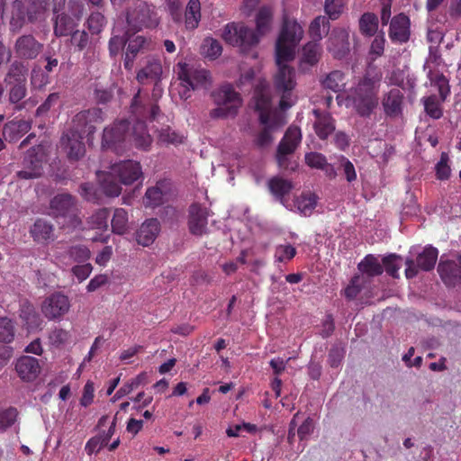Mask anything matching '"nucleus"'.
I'll list each match as a JSON object with an SVG mask.
<instances>
[{
  "instance_id": "nucleus-1",
  "label": "nucleus",
  "mask_w": 461,
  "mask_h": 461,
  "mask_svg": "<svg viewBox=\"0 0 461 461\" xmlns=\"http://www.w3.org/2000/svg\"><path fill=\"white\" fill-rule=\"evenodd\" d=\"M303 36V30L296 21L284 19L283 26L276 43V61L279 67L275 77L276 89L282 93L279 103L282 110L290 108L294 102L291 98L292 91L295 86V71L284 64L292 60L295 55V50Z\"/></svg>"
},
{
  "instance_id": "nucleus-2",
  "label": "nucleus",
  "mask_w": 461,
  "mask_h": 461,
  "mask_svg": "<svg viewBox=\"0 0 461 461\" xmlns=\"http://www.w3.org/2000/svg\"><path fill=\"white\" fill-rule=\"evenodd\" d=\"M151 141L152 139L143 122H136L131 125L128 120L123 119L104 128L102 147L121 153L132 142L137 148L146 149Z\"/></svg>"
},
{
  "instance_id": "nucleus-3",
  "label": "nucleus",
  "mask_w": 461,
  "mask_h": 461,
  "mask_svg": "<svg viewBox=\"0 0 461 461\" xmlns=\"http://www.w3.org/2000/svg\"><path fill=\"white\" fill-rule=\"evenodd\" d=\"M383 74L375 68L366 70L351 96L356 113L362 118H370L379 105V88Z\"/></svg>"
},
{
  "instance_id": "nucleus-4",
  "label": "nucleus",
  "mask_w": 461,
  "mask_h": 461,
  "mask_svg": "<svg viewBox=\"0 0 461 461\" xmlns=\"http://www.w3.org/2000/svg\"><path fill=\"white\" fill-rule=\"evenodd\" d=\"M46 10L43 0H14L11 4L10 29L19 32L26 23L40 21Z\"/></svg>"
},
{
  "instance_id": "nucleus-5",
  "label": "nucleus",
  "mask_w": 461,
  "mask_h": 461,
  "mask_svg": "<svg viewBox=\"0 0 461 461\" xmlns=\"http://www.w3.org/2000/svg\"><path fill=\"white\" fill-rule=\"evenodd\" d=\"M211 96L216 108L211 110L210 117L212 119H226L235 117L242 105V98L230 84L222 85L212 92Z\"/></svg>"
},
{
  "instance_id": "nucleus-6",
  "label": "nucleus",
  "mask_w": 461,
  "mask_h": 461,
  "mask_svg": "<svg viewBox=\"0 0 461 461\" xmlns=\"http://www.w3.org/2000/svg\"><path fill=\"white\" fill-rule=\"evenodd\" d=\"M27 74L28 68L22 61L15 60L9 66L4 84L11 104H16L26 96Z\"/></svg>"
},
{
  "instance_id": "nucleus-7",
  "label": "nucleus",
  "mask_w": 461,
  "mask_h": 461,
  "mask_svg": "<svg viewBox=\"0 0 461 461\" xmlns=\"http://www.w3.org/2000/svg\"><path fill=\"white\" fill-rule=\"evenodd\" d=\"M222 38L227 43L239 47L243 53L256 47L261 39L252 28L244 23H235L225 25Z\"/></svg>"
},
{
  "instance_id": "nucleus-8",
  "label": "nucleus",
  "mask_w": 461,
  "mask_h": 461,
  "mask_svg": "<svg viewBox=\"0 0 461 461\" xmlns=\"http://www.w3.org/2000/svg\"><path fill=\"white\" fill-rule=\"evenodd\" d=\"M302 140V133L299 127L290 126L281 141L279 142L276 160L278 167L283 170L294 171L296 163L291 160V156L295 152Z\"/></svg>"
},
{
  "instance_id": "nucleus-9",
  "label": "nucleus",
  "mask_w": 461,
  "mask_h": 461,
  "mask_svg": "<svg viewBox=\"0 0 461 461\" xmlns=\"http://www.w3.org/2000/svg\"><path fill=\"white\" fill-rule=\"evenodd\" d=\"M45 160V147L41 144L32 146L25 153L22 162L23 167L16 172V177L19 180H31L41 177L43 174Z\"/></svg>"
},
{
  "instance_id": "nucleus-10",
  "label": "nucleus",
  "mask_w": 461,
  "mask_h": 461,
  "mask_svg": "<svg viewBox=\"0 0 461 461\" xmlns=\"http://www.w3.org/2000/svg\"><path fill=\"white\" fill-rule=\"evenodd\" d=\"M126 22L133 32H139L142 28H152L158 23L153 8L142 0H137L128 10Z\"/></svg>"
},
{
  "instance_id": "nucleus-11",
  "label": "nucleus",
  "mask_w": 461,
  "mask_h": 461,
  "mask_svg": "<svg viewBox=\"0 0 461 461\" xmlns=\"http://www.w3.org/2000/svg\"><path fill=\"white\" fill-rule=\"evenodd\" d=\"M176 74L181 81V86H190L192 90H207L212 86V77L206 69L194 68L186 63L179 62Z\"/></svg>"
},
{
  "instance_id": "nucleus-12",
  "label": "nucleus",
  "mask_w": 461,
  "mask_h": 461,
  "mask_svg": "<svg viewBox=\"0 0 461 461\" xmlns=\"http://www.w3.org/2000/svg\"><path fill=\"white\" fill-rule=\"evenodd\" d=\"M104 112L101 108L93 107L77 113L73 118L74 131L82 135H91L95 131L96 123L104 122Z\"/></svg>"
},
{
  "instance_id": "nucleus-13",
  "label": "nucleus",
  "mask_w": 461,
  "mask_h": 461,
  "mask_svg": "<svg viewBox=\"0 0 461 461\" xmlns=\"http://www.w3.org/2000/svg\"><path fill=\"white\" fill-rule=\"evenodd\" d=\"M438 254V252L436 248L429 246L425 248L421 253L418 254L416 260L407 258L405 260L406 278L411 279L415 277L418 275L419 270L430 271L433 269L437 262Z\"/></svg>"
},
{
  "instance_id": "nucleus-14",
  "label": "nucleus",
  "mask_w": 461,
  "mask_h": 461,
  "mask_svg": "<svg viewBox=\"0 0 461 461\" xmlns=\"http://www.w3.org/2000/svg\"><path fill=\"white\" fill-rule=\"evenodd\" d=\"M438 272L443 283L448 287L461 284V251L456 254V260L444 259L441 257L438 265Z\"/></svg>"
},
{
  "instance_id": "nucleus-15",
  "label": "nucleus",
  "mask_w": 461,
  "mask_h": 461,
  "mask_svg": "<svg viewBox=\"0 0 461 461\" xmlns=\"http://www.w3.org/2000/svg\"><path fill=\"white\" fill-rule=\"evenodd\" d=\"M70 308L68 297L54 293L46 297L41 304V312L49 320H57L64 316Z\"/></svg>"
},
{
  "instance_id": "nucleus-16",
  "label": "nucleus",
  "mask_w": 461,
  "mask_h": 461,
  "mask_svg": "<svg viewBox=\"0 0 461 461\" xmlns=\"http://www.w3.org/2000/svg\"><path fill=\"white\" fill-rule=\"evenodd\" d=\"M254 108L259 114V122L263 125L268 124L270 121L271 97L268 85L260 82L254 90Z\"/></svg>"
},
{
  "instance_id": "nucleus-17",
  "label": "nucleus",
  "mask_w": 461,
  "mask_h": 461,
  "mask_svg": "<svg viewBox=\"0 0 461 461\" xmlns=\"http://www.w3.org/2000/svg\"><path fill=\"white\" fill-rule=\"evenodd\" d=\"M327 49L335 59L345 58L350 51L348 31L345 28H334L329 37Z\"/></svg>"
},
{
  "instance_id": "nucleus-18",
  "label": "nucleus",
  "mask_w": 461,
  "mask_h": 461,
  "mask_svg": "<svg viewBox=\"0 0 461 461\" xmlns=\"http://www.w3.org/2000/svg\"><path fill=\"white\" fill-rule=\"evenodd\" d=\"M44 45L32 34L18 37L14 43V51L22 59H35L43 50Z\"/></svg>"
},
{
  "instance_id": "nucleus-19",
  "label": "nucleus",
  "mask_w": 461,
  "mask_h": 461,
  "mask_svg": "<svg viewBox=\"0 0 461 461\" xmlns=\"http://www.w3.org/2000/svg\"><path fill=\"white\" fill-rule=\"evenodd\" d=\"M188 230L192 235L200 237L208 232L207 209L198 203H193L188 211Z\"/></svg>"
},
{
  "instance_id": "nucleus-20",
  "label": "nucleus",
  "mask_w": 461,
  "mask_h": 461,
  "mask_svg": "<svg viewBox=\"0 0 461 461\" xmlns=\"http://www.w3.org/2000/svg\"><path fill=\"white\" fill-rule=\"evenodd\" d=\"M410 26V19L403 13L393 16L390 22L389 38L394 43H406L411 36Z\"/></svg>"
},
{
  "instance_id": "nucleus-21",
  "label": "nucleus",
  "mask_w": 461,
  "mask_h": 461,
  "mask_svg": "<svg viewBox=\"0 0 461 461\" xmlns=\"http://www.w3.org/2000/svg\"><path fill=\"white\" fill-rule=\"evenodd\" d=\"M111 170L118 177L119 182L126 185H131L142 176L140 163L132 160L116 163L111 167Z\"/></svg>"
},
{
  "instance_id": "nucleus-22",
  "label": "nucleus",
  "mask_w": 461,
  "mask_h": 461,
  "mask_svg": "<svg viewBox=\"0 0 461 461\" xmlns=\"http://www.w3.org/2000/svg\"><path fill=\"white\" fill-rule=\"evenodd\" d=\"M77 205V198L68 194H57L50 202V215L54 218L68 216Z\"/></svg>"
},
{
  "instance_id": "nucleus-23",
  "label": "nucleus",
  "mask_w": 461,
  "mask_h": 461,
  "mask_svg": "<svg viewBox=\"0 0 461 461\" xmlns=\"http://www.w3.org/2000/svg\"><path fill=\"white\" fill-rule=\"evenodd\" d=\"M14 368L19 378L26 383L34 381L41 370L39 360L30 356L19 357L15 362Z\"/></svg>"
},
{
  "instance_id": "nucleus-24",
  "label": "nucleus",
  "mask_w": 461,
  "mask_h": 461,
  "mask_svg": "<svg viewBox=\"0 0 461 461\" xmlns=\"http://www.w3.org/2000/svg\"><path fill=\"white\" fill-rule=\"evenodd\" d=\"M19 317L22 320L23 326L30 332L42 329L43 320L41 319L35 307L28 300H23L20 303Z\"/></svg>"
},
{
  "instance_id": "nucleus-25",
  "label": "nucleus",
  "mask_w": 461,
  "mask_h": 461,
  "mask_svg": "<svg viewBox=\"0 0 461 461\" xmlns=\"http://www.w3.org/2000/svg\"><path fill=\"white\" fill-rule=\"evenodd\" d=\"M404 95L398 88H392L384 95L382 98V105L386 116L396 118L402 113V104Z\"/></svg>"
},
{
  "instance_id": "nucleus-26",
  "label": "nucleus",
  "mask_w": 461,
  "mask_h": 461,
  "mask_svg": "<svg viewBox=\"0 0 461 461\" xmlns=\"http://www.w3.org/2000/svg\"><path fill=\"white\" fill-rule=\"evenodd\" d=\"M357 270L363 284L370 283L375 276H381L384 272L383 264L372 254L366 255L358 264Z\"/></svg>"
},
{
  "instance_id": "nucleus-27",
  "label": "nucleus",
  "mask_w": 461,
  "mask_h": 461,
  "mask_svg": "<svg viewBox=\"0 0 461 461\" xmlns=\"http://www.w3.org/2000/svg\"><path fill=\"white\" fill-rule=\"evenodd\" d=\"M160 231V223L158 219L151 218L145 221L137 231V242L144 247L152 244Z\"/></svg>"
},
{
  "instance_id": "nucleus-28",
  "label": "nucleus",
  "mask_w": 461,
  "mask_h": 461,
  "mask_svg": "<svg viewBox=\"0 0 461 461\" xmlns=\"http://www.w3.org/2000/svg\"><path fill=\"white\" fill-rule=\"evenodd\" d=\"M82 136L77 132L66 133L61 138V145L67 149L68 158L78 160L85 154V145Z\"/></svg>"
},
{
  "instance_id": "nucleus-29",
  "label": "nucleus",
  "mask_w": 461,
  "mask_h": 461,
  "mask_svg": "<svg viewBox=\"0 0 461 461\" xmlns=\"http://www.w3.org/2000/svg\"><path fill=\"white\" fill-rule=\"evenodd\" d=\"M127 40L128 45L124 55L123 66L125 69L131 71L137 55L145 48L147 40L140 35Z\"/></svg>"
},
{
  "instance_id": "nucleus-30",
  "label": "nucleus",
  "mask_w": 461,
  "mask_h": 461,
  "mask_svg": "<svg viewBox=\"0 0 461 461\" xmlns=\"http://www.w3.org/2000/svg\"><path fill=\"white\" fill-rule=\"evenodd\" d=\"M267 185L276 199L287 207L285 196L293 189L292 182L280 176H274L268 180Z\"/></svg>"
},
{
  "instance_id": "nucleus-31",
  "label": "nucleus",
  "mask_w": 461,
  "mask_h": 461,
  "mask_svg": "<svg viewBox=\"0 0 461 461\" xmlns=\"http://www.w3.org/2000/svg\"><path fill=\"white\" fill-rule=\"evenodd\" d=\"M313 113L316 116L315 132L320 139L325 140L335 130L334 120L330 113H321L319 110H314Z\"/></svg>"
},
{
  "instance_id": "nucleus-32",
  "label": "nucleus",
  "mask_w": 461,
  "mask_h": 461,
  "mask_svg": "<svg viewBox=\"0 0 461 461\" xmlns=\"http://www.w3.org/2000/svg\"><path fill=\"white\" fill-rule=\"evenodd\" d=\"M379 19L378 16L370 12L364 13L358 20L359 32L364 37H373L378 32Z\"/></svg>"
},
{
  "instance_id": "nucleus-33",
  "label": "nucleus",
  "mask_w": 461,
  "mask_h": 461,
  "mask_svg": "<svg viewBox=\"0 0 461 461\" xmlns=\"http://www.w3.org/2000/svg\"><path fill=\"white\" fill-rule=\"evenodd\" d=\"M53 225L43 219H37L31 227L30 233L36 242H44L53 236Z\"/></svg>"
},
{
  "instance_id": "nucleus-34",
  "label": "nucleus",
  "mask_w": 461,
  "mask_h": 461,
  "mask_svg": "<svg viewBox=\"0 0 461 461\" xmlns=\"http://www.w3.org/2000/svg\"><path fill=\"white\" fill-rule=\"evenodd\" d=\"M273 11L268 6H262L256 14L255 32L263 37L272 29Z\"/></svg>"
},
{
  "instance_id": "nucleus-35",
  "label": "nucleus",
  "mask_w": 461,
  "mask_h": 461,
  "mask_svg": "<svg viewBox=\"0 0 461 461\" xmlns=\"http://www.w3.org/2000/svg\"><path fill=\"white\" fill-rule=\"evenodd\" d=\"M77 25L73 17L65 13L59 14L54 21V34L57 37L68 36L75 31Z\"/></svg>"
},
{
  "instance_id": "nucleus-36",
  "label": "nucleus",
  "mask_w": 461,
  "mask_h": 461,
  "mask_svg": "<svg viewBox=\"0 0 461 461\" xmlns=\"http://www.w3.org/2000/svg\"><path fill=\"white\" fill-rule=\"evenodd\" d=\"M162 74V67L159 61L151 60L137 73V80L140 84H146L149 80L158 81Z\"/></svg>"
},
{
  "instance_id": "nucleus-37",
  "label": "nucleus",
  "mask_w": 461,
  "mask_h": 461,
  "mask_svg": "<svg viewBox=\"0 0 461 461\" xmlns=\"http://www.w3.org/2000/svg\"><path fill=\"white\" fill-rule=\"evenodd\" d=\"M201 19V4L199 0H189L185 12L186 29L194 30Z\"/></svg>"
},
{
  "instance_id": "nucleus-38",
  "label": "nucleus",
  "mask_w": 461,
  "mask_h": 461,
  "mask_svg": "<svg viewBox=\"0 0 461 461\" xmlns=\"http://www.w3.org/2000/svg\"><path fill=\"white\" fill-rule=\"evenodd\" d=\"M111 227L112 231L118 235H122L129 230L128 212L124 209L117 208L114 210Z\"/></svg>"
},
{
  "instance_id": "nucleus-39",
  "label": "nucleus",
  "mask_w": 461,
  "mask_h": 461,
  "mask_svg": "<svg viewBox=\"0 0 461 461\" xmlns=\"http://www.w3.org/2000/svg\"><path fill=\"white\" fill-rule=\"evenodd\" d=\"M317 204V196L314 194H303L294 200V206L302 214L310 215Z\"/></svg>"
},
{
  "instance_id": "nucleus-40",
  "label": "nucleus",
  "mask_w": 461,
  "mask_h": 461,
  "mask_svg": "<svg viewBox=\"0 0 461 461\" xmlns=\"http://www.w3.org/2000/svg\"><path fill=\"white\" fill-rule=\"evenodd\" d=\"M322 86L335 93L342 91L346 86L344 73L339 70L331 71L322 81Z\"/></svg>"
},
{
  "instance_id": "nucleus-41",
  "label": "nucleus",
  "mask_w": 461,
  "mask_h": 461,
  "mask_svg": "<svg viewBox=\"0 0 461 461\" xmlns=\"http://www.w3.org/2000/svg\"><path fill=\"white\" fill-rule=\"evenodd\" d=\"M117 178L118 177L113 174V171L111 170V172L103 179L101 187L106 196L116 197L120 195L122 187L120 185L119 179L117 180Z\"/></svg>"
},
{
  "instance_id": "nucleus-42",
  "label": "nucleus",
  "mask_w": 461,
  "mask_h": 461,
  "mask_svg": "<svg viewBox=\"0 0 461 461\" xmlns=\"http://www.w3.org/2000/svg\"><path fill=\"white\" fill-rule=\"evenodd\" d=\"M109 209L103 208L96 211L87 218L88 227L99 230H104L108 228Z\"/></svg>"
},
{
  "instance_id": "nucleus-43",
  "label": "nucleus",
  "mask_w": 461,
  "mask_h": 461,
  "mask_svg": "<svg viewBox=\"0 0 461 461\" xmlns=\"http://www.w3.org/2000/svg\"><path fill=\"white\" fill-rule=\"evenodd\" d=\"M428 77L431 85L438 87L441 101H445L450 92L448 79L442 73L434 74L431 70Z\"/></svg>"
},
{
  "instance_id": "nucleus-44",
  "label": "nucleus",
  "mask_w": 461,
  "mask_h": 461,
  "mask_svg": "<svg viewBox=\"0 0 461 461\" xmlns=\"http://www.w3.org/2000/svg\"><path fill=\"white\" fill-rule=\"evenodd\" d=\"M321 48L317 41H311L304 45L303 49L302 62L311 66L315 65L321 57Z\"/></svg>"
},
{
  "instance_id": "nucleus-45",
  "label": "nucleus",
  "mask_w": 461,
  "mask_h": 461,
  "mask_svg": "<svg viewBox=\"0 0 461 461\" xmlns=\"http://www.w3.org/2000/svg\"><path fill=\"white\" fill-rule=\"evenodd\" d=\"M330 19L326 16L320 15L314 18V20L311 23L309 32L311 36L314 39V41H318L322 38V32L321 28L322 27L325 33H328L330 30Z\"/></svg>"
},
{
  "instance_id": "nucleus-46",
  "label": "nucleus",
  "mask_w": 461,
  "mask_h": 461,
  "mask_svg": "<svg viewBox=\"0 0 461 461\" xmlns=\"http://www.w3.org/2000/svg\"><path fill=\"white\" fill-rule=\"evenodd\" d=\"M131 113L137 117L136 122H144V119H149V107L146 105L141 100L140 91L134 95L131 104Z\"/></svg>"
},
{
  "instance_id": "nucleus-47",
  "label": "nucleus",
  "mask_w": 461,
  "mask_h": 461,
  "mask_svg": "<svg viewBox=\"0 0 461 461\" xmlns=\"http://www.w3.org/2000/svg\"><path fill=\"white\" fill-rule=\"evenodd\" d=\"M14 325L7 317L0 318V342L9 344L14 339Z\"/></svg>"
},
{
  "instance_id": "nucleus-48",
  "label": "nucleus",
  "mask_w": 461,
  "mask_h": 461,
  "mask_svg": "<svg viewBox=\"0 0 461 461\" xmlns=\"http://www.w3.org/2000/svg\"><path fill=\"white\" fill-rule=\"evenodd\" d=\"M143 201L146 206L157 207L163 203L164 193L158 186L148 188Z\"/></svg>"
},
{
  "instance_id": "nucleus-49",
  "label": "nucleus",
  "mask_w": 461,
  "mask_h": 461,
  "mask_svg": "<svg viewBox=\"0 0 461 461\" xmlns=\"http://www.w3.org/2000/svg\"><path fill=\"white\" fill-rule=\"evenodd\" d=\"M106 23V18L100 12L92 13L86 21L87 28L92 34H99Z\"/></svg>"
},
{
  "instance_id": "nucleus-50",
  "label": "nucleus",
  "mask_w": 461,
  "mask_h": 461,
  "mask_svg": "<svg viewBox=\"0 0 461 461\" xmlns=\"http://www.w3.org/2000/svg\"><path fill=\"white\" fill-rule=\"evenodd\" d=\"M383 267L384 270L386 271L388 275L396 278L398 277V270L401 268L402 258L395 254H391L383 258Z\"/></svg>"
},
{
  "instance_id": "nucleus-51",
  "label": "nucleus",
  "mask_w": 461,
  "mask_h": 461,
  "mask_svg": "<svg viewBox=\"0 0 461 461\" xmlns=\"http://www.w3.org/2000/svg\"><path fill=\"white\" fill-rule=\"evenodd\" d=\"M203 53L209 58L215 59L221 54L222 47L221 43L212 38L204 39L203 45Z\"/></svg>"
},
{
  "instance_id": "nucleus-52",
  "label": "nucleus",
  "mask_w": 461,
  "mask_h": 461,
  "mask_svg": "<svg viewBox=\"0 0 461 461\" xmlns=\"http://www.w3.org/2000/svg\"><path fill=\"white\" fill-rule=\"evenodd\" d=\"M366 284L362 283L360 275H355L348 285L345 288L344 294L347 299L354 300L365 287Z\"/></svg>"
},
{
  "instance_id": "nucleus-53",
  "label": "nucleus",
  "mask_w": 461,
  "mask_h": 461,
  "mask_svg": "<svg viewBox=\"0 0 461 461\" xmlns=\"http://www.w3.org/2000/svg\"><path fill=\"white\" fill-rule=\"evenodd\" d=\"M159 141L166 144H179L183 142V136L172 130L169 126L161 128L158 131Z\"/></svg>"
},
{
  "instance_id": "nucleus-54",
  "label": "nucleus",
  "mask_w": 461,
  "mask_h": 461,
  "mask_svg": "<svg viewBox=\"0 0 461 461\" xmlns=\"http://www.w3.org/2000/svg\"><path fill=\"white\" fill-rule=\"evenodd\" d=\"M345 348L341 344L333 345L328 355L329 365L333 368L338 367L341 364L345 357Z\"/></svg>"
},
{
  "instance_id": "nucleus-55",
  "label": "nucleus",
  "mask_w": 461,
  "mask_h": 461,
  "mask_svg": "<svg viewBox=\"0 0 461 461\" xmlns=\"http://www.w3.org/2000/svg\"><path fill=\"white\" fill-rule=\"evenodd\" d=\"M424 109L426 113L433 119H439L442 116V109L436 95L424 99Z\"/></svg>"
},
{
  "instance_id": "nucleus-56",
  "label": "nucleus",
  "mask_w": 461,
  "mask_h": 461,
  "mask_svg": "<svg viewBox=\"0 0 461 461\" xmlns=\"http://www.w3.org/2000/svg\"><path fill=\"white\" fill-rule=\"evenodd\" d=\"M18 411L16 408L10 407L0 412V430L5 431L16 421Z\"/></svg>"
},
{
  "instance_id": "nucleus-57",
  "label": "nucleus",
  "mask_w": 461,
  "mask_h": 461,
  "mask_svg": "<svg viewBox=\"0 0 461 461\" xmlns=\"http://www.w3.org/2000/svg\"><path fill=\"white\" fill-rule=\"evenodd\" d=\"M127 41L124 36L114 35L111 37L108 42L110 57L116 58L126 46Z\"/></svg>"
},
{
  "instance_id": "nucleus-58",
  "label": "nucleus",
  "mask_w": 461,
  "mask_h": 461,
  "mask_svg": "<svg viewBox=\"0 0 461 461\" xmlns=\"http://www.w3.org/2000/svg\"><path fill=\"white\" fill-rule=\"evenodd\" d=\"M71 35V44L77 49L78 51H82L88 46L89 36L86 31L75 30Z\"/></svg>"
},
{
  "instance_id": "nucleus-59",
  "label": "nucleus",
  "mask_w": 461,
  "mask_h": 461,
  "mask_svg": "<svg viewBox=\"0 0 461 461\" xmlns=\"http://www.w3.org/2000/svg\"><path fill=\"white\" fill-rule=\"evenodd\" d=\"M264 129L258 133L256 139V144L259 148L268 146L273 141L271 130L275 127V122L268 121V124L264 125Z\"/></svg>"
},
{
  "instance_id": "nucleus-60",
  "label": "nucleus",
  "mask_w": 461,
  "mask_h": 461,
  "mask_svg": "<svg viewBox=\"0 0 461 461\" xmlns=\"http://www.w3.org/2000/svg\"><path fill=\"white\" fill-rule=\"evenodd\" d=\"M324 11L330 20H337L342 13L340 0H325Z\"/></svg>"
},
{
  "instance_id": "nucleus-61",
  "label": "nucleus",
  "mask_w": 461,
  "mask_h": 461,
  "mask_svg": "<svg viewBox=\"0 0 461 461\" xmlns=\"http://www.w3.org/2000/svg\"><path fill=\"white\" fill-rule=\"evenodd\" d=\"M68 254L70 258L77 262H84L90 257V250L84 245L72 246Z\"/></svg>"
},
{
  "instance_id": "nucleus-62",
  "label": "nucleus",
  "mask_w": 461,
  "mask_h": 461,
  "mask_svg": "<svg viewBox=\"0 0 461 461\" xmlns=\"http://www.w3.org/2000/svg\"><path fill=\"white\" fill-rule=\"evenodd\" d=\"M448 159V155L443 152L440 156V160L436 165L437 177L440 180H446L450 176L451 170L447 165Z\"/></svg>"
},
{
  "instance_id": "nucleus-63",
  "label": "nucleus",
  "mask_w": 461,
  "mask_h": 461,
  "mask_svg": "<svg viewBox=\"0 0 461 461\" xmlns=\"http://www.w3.org/2000/svg\"><path fill=\"white\" fill-rule=\"evenodd\" d=\"M326 162L327 159L321 153L309 152L305 154V163L312 168L321 169Z\"/></svg>"
},
{
  "instance_id": "nucleus-64",
  "label": "nucleus",
  "mask_w": 461,
  "mask_h": 461,
  "mask_svg": "<svg viewBox=\"0 0 461 461\" xmlns=\"http://www.w3.org/2000/svg\"><path fill=\"white\" fill-rule=\"evenodd\" d=\"M296 254V249L292 245H279L276 249L275 257L278 262L292 259Z\"/></svg>"
}]
</instances>
